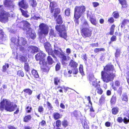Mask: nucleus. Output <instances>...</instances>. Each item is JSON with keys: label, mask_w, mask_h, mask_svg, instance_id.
Masks as SVG:
<instances>
[{"label": "nucleus", "mask_w": 129, "mask_h": 129, "mask_svg": "<svg viewBox=\"0 0 129 129\" xmlns=\"http://www.w3.org/2000/svg\"><path fill=\"white\" fill-rule=\"evenodd\" d=\"M10 14L8 12H3L0 14V21L5 23L9 20L8 17H10Z\"/></svg>", "instance_id": "obj_11"}, {"label": "nucleus", "mask_w": 129, "mask_h": 129, "mask_svg": "<svg viewBox=\"0 0 129 129\" xmlns=\"http://www.w3.org/2000/svg\"><path fill=\"white\" fill-rule=\"evenodd\" d=\"M17 75L19 77H23L24 76V73L22 70H18L17 72Z\"/></svg>", "instance_id": "obj_46"}, {"label": "nucleus", "mask_w": 129, "mask_h": 129, "mask_svg": "<svg viewBox=\"0 0 129 129\" xmlns=\"http://www.w3.org/2000/svg\"><path fill=\"white\" fill-rule=\"evenodd\" d=\"M90 45L92 47H97L99 46V44L98 42L95 43H92L90 44Z\"/></svg>", "instance_id": "obj_64"}, {"label": "nucleus", "mask_w": 129, "mask_h": 129, "mask_svg": "<svg viewBox=\"0 0 129 129\" xmlns=\"http://www.w3.org/2000/svg\"><path fill=\"white\" fill-rule=\"evenodd\" d=\"M129 23V19H123L121 22V27L122 28L124 27L125 25Z\"/></svg>", "instance_id": "obj_28"}, {"label": "nucleus", "mask_w": 129, "mask_h": 129, "mask_svg": "<svg viewBox=\"0 0 129 129\" xmlns=\"http://www.w3.org/2000/svg\"><path fill=\"white\" fill-rule=\"evenodd\" d=\"M19 6L21 8L26 9L28 7L27 4L25 2V0H22L18 3Z\"/></svg>", "instance_id": "obj_17"}, {"label": "nucleus", "mask_w": 129, "mask_h": 129, "mask_svg": "<svg viewBox=\"0 0 129 129\" xmlns=\"http://www.w3.org/2000/svg\"><path fill=\"white\" fill-rule=\"evenodd\" d=\"M54 83L56 85H57L60 82V79L57 77H55L53 79Z\"/></svg>", "instance_id": "obj_34"}, {"label": "nucleus", "mask_w": 129, "mask_h": 129, "mask_svg": "<svg viewBox=\"0 0 129 129\" xmlns=\"http://www.w3.org/2000/svg\"><path fill=\"white\" fill-rule=\"evenodd\" d=\"M119 3L121 5V8H125L127 7V3L126 0H118Z\"/></svg>", "instance_id": "obj_23"}, {"label": "nucleus", "mask_w": 129, "mask_h": 129, "mask_svg": "<svg viewBox=\"0 0 129 129\" xmlns=\"http://www.w3.org/2000/svg\"><path fill=\"white\" fill-rule=\"evenodd\" d=\"M23 91L26 93L27 94L29 95H31L33 93V90L29 88H26L23 90Z\"/></svg>", "instance_id": "obj_38"}, {"label": "nucleus", "mask_w": 129, "mask_h": 129, "mask_svg": "<svg viewBox=\"0 0 129 129\" xmlns=\"http://www.w3.org/2000/svg\"><path fill=\"white\" fill-rule=\"evenodd\" d=\"M23 25V29L24 30H26L27 29L29 28L30 24L27 21H22Z\"/></svg>", "instance_id": "obj_20"}, {"label": "nucleus", "mask_w": 129, "mask_h": 129, "mask_svg": "<svg viewBox=\"0 0 129 129\" xmlns=\"http://www.w3.org/2000/svg\"><path fill=\"white\" fill-rule=\"evenodd\" d=\"M92 85L93 86L96 88H97L100 86V85L98 83L96 80L93 81L92 82Z\"/></svg>", "instance_id": "obj_40"}, {"label": "nucleus", "mask_w": 129, "mask_h": 129, "mask_svg": "<svg viewBox=\"0 0 129 129\" xmlns=\"http://www.w3.org/2000/svg\"><path fill=\"white\" fill-rule=\"evenodd\" d=\"M85 26L89 27V24L86 21H85L82 25V28L85 27Z\"/></svg>", "instance_id": "obj_62"}, {"label": "nucleus", "mask_w": 129, "mask_h": 129, "mask_svg": "<svg viewBox=\"0 0 129 129\" xmlns=\"http://www.w3.org/2000/svg\"><path fill=\"white\" fill-rule=\"evenodd\" d=\"M93 17L91 15L89 16V21L92 24L95 25L97 24V21L95 18Z\"/></svg>", "instance_id": "obj_26"}, {"label": "nucleus", "mask_w": 129, "mask_h": 129, "mask_svg": "<svg viewBox=\"0 0 129 129\" xmlns=\"http://www.w3.org/2000/svg\"><path fill=\"white\" fill-rule=\"evenodd\" d=\"M60 88L58 90V91L61 93H63V90L62 89H63V88L61 86H57L56 88H55V90H56L57 89Z\"/></svg>", "instance_id": "obj_60"}, {"label": "nucleus", "mask_w": 129, "mask_h": 129, "mask_svg": "<svg viewBox=\"0 0 129 129\" xmlns=\"http://www.w3.org/2000/svg\"><path fill=\"white\" fill-rule=\"evenodd\" d=\"M122 87L121 86L118 88L117 90V92L120 95L122 93Z\"/></svg>", "instance_id": "obj_58"}, {"label": "nucleus", "mask_w": 129, "mask_h": 129, "mask_svg": "<svg viewBox=\"0 0 129 129\" xmlns=\"http://www.w3.org/2000/svg\"><path fill=\"white\" fill-rule=\"evenodd\" d=\"M24 69L26 72H29L30 68L28 62H25L24 63Z\"/></svg>", "instance_id": "obj_33"}, {"label": "nucleus", "mask_w": 129, "mask_h": 129, "mask_svg": "<svg viewBox=\"0 0 129 129\" xmlns=\"http://www.w3.org/2000/svg\"><path fill=\"white\" fill-rule=\"evenodd\" d=\"M99 87H98L96 88V89L97 90V93L101 95L103 93V91L101 88Z\"/></svg>", "instance_id": "obj_55"}, {"label": "nucleus", "mask_w": 129, "mask_h": 129, "mask_svg": "<svg viewBox=\"0 0 129 129\" xmlns=\"http://www.w3.org/2000/svg\"><path fill=\"white\" fill-rule=\"evenodd\" d=\"M107 21L109 23L112 24L114 23V20L113 17H111L108 18Z\"/></svg>", "instance_id": "obj_56"}, {"label": "nucleus", "mask_w": 129, "mask_h": 129, "mask_svg": "<svg viewBox=\"0 0 129 129\" xmlns=\"http://www.w3.org/2000/svg\"><path fill=\"white\" fill-rule=\"evenodd\" d=\"M53 117L55 120H56L61 118L62 115L58 112H55L53 113Z\"/></svg>", "instance_id": "obj_24"}, {"label": "nucleus", "mask_w": 129, "mask_h": 129, "mask_svg": "<svg viewBox=\"0 0 129 129\" xmlns=\"http://www.w3.org/2000/svg\"><path fill=\"white\" fill-rule=\"evenodd\" d=\"M55 28L56 30L58 32L60 37L64 38H66L67 33L65 24L56 25Z\"/></svg>", "instance_id": "obj_6"}, {"label": "nucleus", "mask_w": 129, "mask_h": 129, "mask_svg": "<svg viewBox=\"0 0 129 129\" xmlns=\"http://www.w3.org/2000/svg\"><path fill=\"white\" fill-rule=\"evenodd\" d=\"M79 113L78 111L77 110H75L73 112L71 113V115L72 117H74L76 118H77L79 116Z\"/></svg>", "instance_id": "obj_42"}, {"label": "nucleus", "mask_w": 129, "mask_h": 129, "mask_svg": "<svg viewBox=\"0 0 129 129\" xmlns=\"http://www.w3.org/2000/svg\"><path fill=\"white\" fill-rule=\"evenodd\" d=\"M27 43L26 40L24 38L21 37L20 39L19 38L18 47L21 46H25Z\"/></svg>", "instance_id": "obj_18"}, {"label": "nucleus", "mask_w": 129, "mask_h": 129, "mask_svg": "<svg viewBox=\"0 0 129 129\" xmlns=\"http://www.w3.org/2000/svg\"><path fill=\"white\" fill-rule=\"evenodd\" d=\"M30 6L33 8H35L37 5V3L35 0H30L29 1Z\"/></svg>", "instance_id": "obj_27"}, {"label": "nucleus", "mask_w": 129, "mask_h": 129, "mask_svg": "<svg viewBox=\"0 0 129 129\" xmlns=\"http://www.w3.org/2000/svg\"><path fill=\"white\" fill-rule=\"evenodd\" d=\"M11 102L9 101L6 99H3L0 103V109L3 111L5 109L7 111L11 112L14 111L15 109L16 110L14 112V114H17L19 112V110L17 106L14 104V106L11 105Z\"/></svg>", "instance_id": "obj_3"}, {"label": "nucleus", "mask_w": 129, "mask_h": 129, "mask_svg": "<svg viewBox=\"0 0 129 129\" xmlns=\"http://www.w3.org/2000/svg\"><path fill=\"white\" fill-rule=\"evenodd\" d=\"M56 3L54 2H50L49 5V8L50 12L52 14V17L54 18H56L57 15L60 14L61 12V10L59 8H54Z\"/></svg>", "instance_id": "obj_5"}, {"label": "nucleus", "mask_w": 129, "mask_h": 129, "mask_svg": "<svg viewBox=\"0 0 129 129\" xmlns=\"http://www.w3.org/2000/svg\"><path fill=\"white\" fill-rule=\"evenodd\" d=\"M26 34L27 37L30 38L33 40L35 39L36 36V33L33 32V30L31 28H28V30L26 31Z\"/></svg>", "instance_id": "obj_12"}, {"label": "nucleus", "mask_w": 129, "mask_h": 129, "mask_svg": "<svg viewBox=\"0 0 129 129\" xmlns=\"http://www.w3.org/2000/svg\"><path fill=\"white\" fill-rule=\"evenodd\" d=\"M117 39V38L116 36L113 35L110 38V41L109 42V44L111 43L112 42L116 41Z\"/></svg>", "instance_id": "obj_49"}, {"label": "nucleus", "mask_w": 129, "mask_h": 129, "mask_svg": "<svg viewBox=\"0 0 129 129\" xmlns=\"http://www.w3.org/2000/svg\"><path fill=\"white\" fill-rule=\"evenodd\" d=\"M46 55L43 51H41L35 55V58L37 61H39V64L41 65V70L42 72L47 73L50 69V67L49 66L52 65L54 61L50 55L47 57L46 61L44 58Z\"/></svg>", "instance_id": "obj_1"}, {"label": "nucleus", "mask_w": 129, "mask_h": 129, "mask_svg": "<svg viewBox=\"0 0 129 129\" xmlns=\"http://www.w3.org/2000/svg\"><path fill=\"white\" fill-rule=\"evenodd\" d=\"M114 84L116 86L119 87L120 86V81L118 80H116L115 81Z\"/></svg>", "instance_id": "obj_63"}, {"label": "nucleus", "mask_w": 129, "mask_h": 129, "mask_svg": "<svg viewBox=\"0 0 129 129\" xmlns=\"http://www.w3.org/2000/svg\"><path fill=\"white\" fill-rule=\"evenodd\" d=\"M79 70L80 73L82 75H83L84 74V72L83 71V67L82 65L80 64L79 67Z\"/></svg>", "instance_id": "obj_50"}, {"label": "nucleus", "mask_w": 129, "mask_h": 129, "mask_svg": "<svg viewBox=\"0 0 129 129\" xmlns=\"http://www.w3.org/2000/svg\"><path fill=\"white\" fill-rule=\"evenodd\" d=\"M119 110V108L117 107H113L111 110L112 113L114 115L116 114L118 112Z\"/></svg>", "instance_id": "obj_30"}, {"label": "nucleus", "mask_w": 129, "mask_h": 129, "mask_svg": "<svg viewBox=\"0 0 129 129\" xmlns=\"http://www.w3.org/2000/svg\"><path fill=\"white\" fill-rule=\"evenodd\" d=\"M38 50V48L37 47L33 45L29 46L27 48L28 51L31 54L37 52Z\"/></svg>", "instance_id": "obj_13"}, {"label": "nucleus", "mask_w": 129, "mask_h": 129, "mask_svg": "<svg viewBox=\"0 0 129 129\" xmlns=\"http://www.w3.org/2000/svg\"><path fill=\"white\" fill-rule=\"evenodd\" d=\"M38 111L40 113L43 112L44 110V109L43 106H39L38 109Z\"/></svg>", "instance_id": "obj_57"}, {"label": "nucleus", "mask_w": 129, "mask_h": 129, "mask_svg": "<svg viewBox=\"0 0 129 129\" xmlns=\"http://www.w3.org/2000/svg\"><path fill=\"white\" fill-rule=\"evenodd\" d=\"M120 50L119 49H116V52L115 53V57L117 58L119 57L120 53Z\"/></svg>", "instance_id": "obj_48"}, {"label": "nucleus", "mask_w": 129, "mask_h": 129, "mask_svg": "<svg viewBox=\"0 0 129 129\" xmlns=\"http://www.w3.org/2000/svg\"><path fill=\"white\" fill-rule=\"evenodd\" d=\"M32 118V117L30 114H28L25 116L23 119V121L25 122H28Z\"/></svg>", "instance_id": "obj_25"}, {"label": "nucleus", "mask_w": 129, "mask_h": 129, "mask_svg": "<svg viewBox=\"0 0 129 129\" xmlns=\"http://www.w3.org/2000/svg\"><path fill=\"white\" fill-rule=\"evenodd\" d=\"M11 40L12 44L18 47L19 39H17L16 38L13 37L11 38Z\"/></svg>", "instance_id": "obj_21"}, {"label": "nucleus", "mask_w": 129, "mask_h": 129, "mask_svg": "<svg viewBox=\"0 0 129 129\" xmlns=\"http://www.w3.org/2000/svg\"><path fill=\"white\" fill-rule=\"evenodd\" d=\"M121 100L122 101L127 102L128 101V99L127 95L126 93H123L121 97Z\"/></svg>", "instance_id": "obj_29"}, {"label": "nucleus", "mask_w": 129, "mask_h": 129, "mask_svg": "<svg viewBox=\"0 0 129 129\" xmlns=\"http://www.w3.org/2000/svg\"><path fill=\"white\" fill-rule=\"evenodd\" d=\"M113 17L115 19H118L119 17V13L117 11L113 12Z\"/></svg>", "instance_id": "obj_43"}, {"label": "nucleus", "mask_w": 129, "mask_h": 129, "mask_svg": "<svg viewBox=\"0 0 129 129\" xmlns=\"http://www.w3.org/2000/svg\"><path fill=\"white\" fill-rule=\"evenodd\" d=\"M126 116L128 117V118L126 117H124L123 119V122L125 124H127L129 122V113Z\"/></svg>", "instance_id": "obj_44"}, {"label": "nucleus", "mask_w": 129, "mask_h": 129, "mask_svg": "<svg viewBox=\"0 0 129 129\" xmlns=\"http://www.w3.org/2000/svg\"><path fill=\"white\" fill-rule=\"evenodd\" d=\"M44 46L46 51L48 55H51L54 58H56V57L53 53V51L51 48V46L48 42H46L44 44Z\"/></svg>", "instance_id": "obj_10"}, {"label": "nucleus", "mask_w": 129, "mask_h": 129, "mask_svg": "<svg viewBox=\"0 0 129 129\" xmlns=\"http://www.w3.org/2000/svg\"><path fill=\"white\" fill-rule=\"evenodd\" d=\"M56 120V126L57 128H58L61 126V121L59 119Z\"/></svg>", "instance_id": "obj_53"}, {"label": "nucleus", "mask_w": 129, "mask_h": 129, "mask_svg": "<svg viewBox=\"0 0 129 129\" xmlns=\"http://www.w3.org/2000/svg\"><path fill=\"white\" fill-rule=\"evenodd\" d=\"M39 27L40 31L38 32V34L40 36H46L48 35L49 29L48 25L44 23H41L39 25Z\"/></svg>", "instance_id": "obj_8"}, {"label": "nucleus", "mask_w": 129, "mask_h": 129, "mask_svg": "<svg viewBox=\"0 0 129 129\" xmlns=\"http://www.w3.org/2000/svg\"><path fill=\"white\" fill-rule=\"evenodd\" d=\"M9 66L8 63H5V64L3 65L2 67V71L4 72H6L7 69L9 67Z\"/></svg>", "instance_id": "obj_35"}, {"label": "nucleus", "mask_w": 129, "mask_h": 129, "mask_svg": "<svg viewBox=\"0 0 129 129\" xmlns=\"http://www.w3.org/2000/svg\"><path fill=\"white\" fill-rule=\"evenodd\" d=\"M49 34L50 36L52 37H56L57 35L56 32L52 29H50Z\"/></svg>", "instance_id": "obj_36"}, {"label": "nucleus", "mask_w": 129, "mask_h": 129, "mask_svg": "<svg viewBox=\"0 0 129 129\" xmlns=\"http://www.w3.org/2000/svg\"><path fill=\"white\" fill-rule=\"evenodd\" d=\"M78 64L77 62L74 60L71 59L69 62V66L72 69L73 73L74 74H77L78 72L77 68Z\"/></svg>", "instance_id": "obj_9"}, {"label": "nucleus", "mask_w": 129, "mask_h": 129, "mask_svg": "<svg viewBox=\"0 0 129 129\" xmlns=\"http://www.w3.org/2000/svg\"><path fill=\"white\" fill-rule=\"evenodd\" d=\"M57 18L56 19V23L59 24H61L63 22L62 18L60 14L57 15Z\"/></svg>", "instance_id": "obj_22"}, {"label": "nucleus", "mask_w": 129, "mask_h": 129, "mask_svg": "<svg viewBox=\"0 0 129 129\" xmlns=\"http://www.w3.org/2000/svg\"><path fill=\"white\" fill-rule=\"evenodd\" d=\"M68 121L66 119L62 121V125L64 128H66L69 125Z\"/></svg>", "instance_id": "obj_39"}, {"label": "nucleus", "mask_w": 129, "mask_h": 129, "mask_svg": "<svg viewBox=\"0 0 129 129\" xmlns=\"http://www.w3.org/2000/svg\"><path fill=\"white\" fill-rule=\"evenodd\" d=\"M70 9L69 8H67L65 10L64 13L65 15L67 16H69L70 15Z\"/></svg>", "instance_id": "obj_54"}, {"label": "nucleus", "mask_w": 129, "mask_h": 129, "mask_svg": "<svg viewBox=\"0 0 129 129\" xmlns=\"http://www.w3.org/2000/svg\"><path fill=\"white\" fill-rule=\"evenodd\" d=\"M3 4L5 7L12 8L14 6L13 1L11 0H5Z\"/></svg>", "instance_id": "obj_14"}, {"label": "nucleus", "mask_w": 129, "mask_h": 129, "mask_svg": "<svg viewBox=\"0 0 129 129\" xmlns=\"http://www.w3.org/2000/svg\"><path fill=\"white\" fill-rule=\"evenodd\" d=\"M80 31L81 35L84 38H90L92 35V30L90 27L82 28Z\"/></svg>", "instance_id": "obj_7"}, {"label": "nucleus", "mask_w": 129, "mask_h": 129, "mask_svg": "<svg viewBox=\"0 0 129 129\" xmlns=\"http://www.w3.org/2000/svg\"><path fill=\"white\" fill-rule=\"evenodd\" d=\"M59 57L61 58V63L64 64H65V61L67 60V58L66 54L63 52H60V55H59Z\"/></svg>", "instance_id": "obj_15"}, {"label": "nucleus", "mask_w": 129, "mask_h": 129, "mask_svg": "<svg viewBox=\"0 0 129 129\" xmlns=\"http://www.w3.org/2000/svg\"><path fill=\"white\" fill-rule=\"evenodd\" d=\"M19 60L22 62H26L27 59L25 57L22 55H20Z\"/></svg>", "instance_id": "obj_45"}, {"label": "nucleus", "mask_w": 129, "mask_h": 129, "mask_svg": "<svg viewBox=\"0 0 129 129\" xmlns=\"http://www.w3.org/2000/svg\"><path fill=\"white\" fill-rule=\"evenodd\" d=\"M105 50V49L104 48H96L94 49V52L95 53H97L98 52L101 51H104Z\"/></svg>", "instance_id": "obj_52"}, {"label": "nucleus", "mask_w": 129, "mask_h": 129, "mask_svg": "<svg viewBox=\"0 0 129 129\" xmlns=\"http://www.w3.org/2000/svg\"><path fill=\"white\" fill-rule=\"evenodd\" d=\"M116 101V97L115 95H113L110 100V104L111 106L113 107L115 104Z\"/></svg>", "instance_id": "obj_19"}, {"label": "nucleus", "mask_w": 129, "mask_h": 129, "mask_svg": "<svg viewBox=\"0 0 129 129\" xmlns=\"http://www.w3.org/2000/svg\"><path fill=\"white\" fill-rule=\"evenodd\" d=\"M32 108L30 105V106H27L25 108V110L26 112L27 113H30L32 110Z\"/></svg>", "instance_id": "obj_47"}, {"label": "nucleus", "mask_w": 129, "mask_h": 129, "mask_svg": "<svg viewBox=\"0 0 129 129\" xmlns=\"http://www.w3.org/2000/svg\"><path fill=\"white\" fill-rule=\"evenodd\" d=\"M31 73L33 76L35 78H37L39 77L37 71L34 69H33L31 71Z\"/></svg>", "instance_id": "obj_37"}, {"label": "nucleus", "mask_w": 129, "mask_h": 129, "mask_svg": "<svg viewBox=\"0 0 129 129\" xmlns=\"http://www.w3.org/2000/svg\"><path fill=\"white\" fill-rule=\"evenodd\" d=\"M105 99V97L103 95H102L99 100V103L100 104H101L104 103Z\"/></svg>", "instance_id": "obj_51"}, {"label": "nucleus", "mask_w": 129, "mask_h": 129, "mask_svg": "<svg viewBox=\"0 0 129 129\" xmlns=\"http://www.w3.org/2000/svg\"><path fill=\"white\" fill-rule=\"evenodd\" d=\"M88 78L90 82H92L93 81L95 80L93 74L89 75L88 76Z\"/></svg>", "instance_id": "obj_41"}, {"label": "nucleus", "mask_w": 129, "mask_h": 129, "mask_svg": "<svg viewBox=\"0 0 129 129\" xmlns=\"http://www.w3.org/2000/svg\"><path fill=\"white\" fill-rule=\"evenodd\" d=\"M20 10L23 16L26 18H27L29 17V15L27 14L28 11H25L21 8H20Z\"/></svg>", "instance_id": "obj_31"}, {"label": "nucleus", "mask_w": 129, "mask_h": 129, "mask_svg": "<svg viewBox=\"0 0 129 129\" xmlns=\"http://www.w3.org/2000/svg\"><path fill=\"white\" fill-rule=\"evenodd\" d=\"M53 51V53L56 55H58L59 54L60 55V53L61 52L58 50L56 49H54Z\"/></svg>", "instance_id": "obj_61"}, {"label": "nucleus", "mask_w": 129, "mask_h": 129, "mask_svg": "<svg viewBox=\"0 0 129 129\" xmlns=\"http://www.w3.org/2000/svg\"><path fill=\"white\" fill-rule=\"evenodd\" d=\"M7 36L3 30L0 28V43L2 44L3 41L6 40Z\"/></svg>", "instance_id": "obj_16"}, {"label": "nucleus", "mask_w": 129, "mask_h": 129, "mask_svg": "<svg viewBox=\"0 0 129 129\" xmlns=\"http://www.w3.org/2000/svg\"><path fill=\"white\" fill-rule=\"evenodd\" d=\"M115 27V26L114 24H112L111 25L110 28V31L109 33V34L110 35H113Z\"/></svg>", "instance_id": "obj_32"}, {"label": "nucleus", "mask_w": 129, "mask_h": 129, "mask_svg": "<svg viewBox=\"0 0 129 129\" xmlns=\"http://www.w3.org/2000/svg\"><path fill=\"white\" fill-rule=\"evenodd\" d=\"M86 11V8L84 5L76 6L74 9V21L77 25L79 22V19L82 15Z\"/></svg>", "instance_id": "obj_4"}, {"label": "nucleus", "mask_w": 129, "mask_h": 129, "mask_svg": "<svg viewBox=\"0 0 129 129\" xmlns=\"http://www.w3.org/2000/svg\"><path fill=\"white\" fill-rule=\"evenodd\" d=\"M101 78L103 81L108 83L112 81L116 77V71L111 63L107 64L104 67L103 70L101 72Z\"/></svg>", "instance_id": "obj_2"}, {"label": "nucleus", "mask_w": 129, "mask_h": 129, "mask_svg": "<svg viewBox=\"0 0 129 129\" xmlns=\"http://www.w3.org/2000/svg\"><path fill=\"white\" fill-rule=\"evenodd\" d=\"M126 74L127 76V77H126L127 82L129 85V68L128 69L127 72Z\"/></svg>", "instance_id": "obj_59"}]
</instances>
